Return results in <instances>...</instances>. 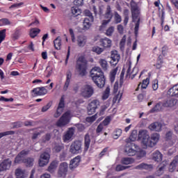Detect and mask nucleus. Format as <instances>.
Masks as SVG:
<instances>
[{
  "label": "nucleus",
  "instance_id": "obj_46",
  "mask_svg": "<svg viewBox=\"0 0 178 178\" xmlns=\"http://www.w3.org/2000/svg\"><path fill=\"white\" fill-rule=\"evenodd\" d=\"M148 84H149V79L147 78L146 79L143 81L142 83H140L138 85V87L141 86V88L145 89L147 87H148Z\"/></svg>",
  "mask_w": 178,
  "mask_h": 178
},
{
  "label": "nucleus",
  "instance_id": "obj_25",
  "mask_svg": "<svg viewBox=\"0 0 178 178\" xmlns=\"http://www.w3.org/2000/svg\"><path fill=\"white\" fill-rule=\"evenodd\" d=\"M138 134L137 130H133L129 138L125 140L127 144H134L133 142L137 140Z\"/></svg>",
  "mask_w": 178,
  "mask_h": 178
},
{
  "label": "nucleus",
  "instance_id": "obj_53",
  "mask_svg": "<svg viewBox=\"0 0 178 178\" xmlns=\"http://www.w3.org/2000/svg\"><path fill=\"white\" fill-rule=\"evenodd\" d=\"M12 134H15V132L13 131H8L6 132H1V133H0V138H2V137H5V136H10Z\"/></svg>",
  "mask_w": 178,
  "mask_h": 178
},
{
  "label": "nucleus",
  "instance_id": "obj_5",
  "mask_svg": "<svg viewBox=\"0 0 178 178\" xmlns=\"http://www.w3.org/2000/svg\"><path fill=\"white\" fill-rule=\"evenodd\" d=\"M76 70L79 76H86V74L87 73L86 61V58L83 56L79 57L77 60Z\"/></svg>",
  "mask_w": 178,
  "mask_h": 178
},
{
  "label": "nucleus",
  "instance_id": "obj_38",
  "mask_svg": "<svg viewBox=\"0 0 178 178\" xmlns=\"http://www.w3.org/2000/svg\"><path fill=\"white\" fill-rule=\"evenodd\" d=\"M110 94H111V88H109V87H107L102 94V99H103V101L108 99V98H109Z\"/></svg>",
  "mask_w": 178,
  "mask_h": 178
},
{
  "label": "nucleus",
  "instance_id": "obj_47",
  "mask_svg": "<svg viewBox=\"0 0 178 178\" xmlns=\"http://www.w3.org/2000/svg\"><path fill=\"white\" fill-rule=\"evenodd\" d=\"M9 24H10V21L7 18L0 19V27H2V26H9Z\"/></svg>",
  "mask_w": 178,
  "mask_h": 178
},
{
  "label": "nucleus",
  "instance_id": "obj_32",
  "mask_svg": "<svg viewBox=\"0 0 178 178\" xmlns=\"http://www.w3.org/2000/svg\"><path fill=\"white\" fill-rule=\"evenodd\" d=\"M58 163H59L58 162V161H52L48 168V172H50V173H54V172L56 170V168H58Z\"/></svg>",
  "mask_w": 178,
  "mask_h": 178
},
{
  "label": "nucleus",
  "instance_id": "obj_49",
  "mask_svg": "<svg viewBox=\"0 0 178 178\" xmlns=\"http://www.w3.org/2000/svg\"><path fill=\"white\" fill-rule=\"evenodd\" d=\"M92 51L93 52H95L96 54H97V55H99V54H102V52H104V49H102L98 46H95L92 48Z\"/></svg>",
  "mask_w": 178,
  "mask_h": 178
},
{
  "label": "nucleus",
  "instance_id": "obj_7",
  "mask_svg": "<svg viewBox=\"0 0 178 178\" xmlns=\"http://www.w3.org/2000/svg\"><path fill=\"white\" fill-rule=\"evenodd\" d=\"M70 119H72V113L70 111H66L56 122L57 127H65L66 124L70 123Z\"/></svg>",
  "mask_w": 178,
  "mask_h": 178
},
{
  "label": "nucleus",
  "instance_id": "obj_57",
  "mask_svg": "<svg viewBox=\"0 0 178 178\" xmlns=\"http://www.w3.org/2000/svg\"><path fill=\"white\" fill-rule=\"evenodd\" d=\"M102 130H104V125L102 123H100L96 129L97 134H99V133H101Z\"/></svg>",
  "mask_w": 178,
  "mask_h": 178
},
{
  "label": "nucleus",
  "instance_id": "obj_50",
  "mask_svg": "<svg viewBox=\"0 0 178 178\" xmlns=\"http://www.w3.org/2000/svg\"><path fill=\"white\" fill-rule=\"evenodd\" d=\"M114 19L117 24L122 22V17L120 15H119V13H118V12L114 13Z\"/></svg>",
  "mask_w": 178,
  "mask_h": 178
},
{
  "label": "nucleus",
  "instance_id": "obj_22",
  "mask_svg": "<svg viewBox=\"0 0 178 178\" xmlns=\"http://www.w3.org/2000/svg\"><path fill=\"white\" fill-rule=\"evenodd\" d=\"M81 161V158L80 157V156H77L74 159H72L70 163V169L71 170L76 169V168H77V166L80 165Z\"/></svg>",
  "mask_w": 178,
  "mask_h": 178
},
{
  "label": "nucleus",
  "instance_id": "obj_31",
  "mask_svg": "<svg viewBox=\"0 0 178 178\" xmlns=\"http://www.w3.org/2000/svg\"><path fill=\"white\" fill-rule=\"evenodd\" d=\"M158 168L159 170H157V176H161V175H163V172L166 169V162L163 161L159 165Z\"/></svg>",
  "mask_w": 178,
  "mask_h": 178
},
{
  "label": "nucleus",
  "instance_id": "obj_41",
  "mask_svg": "<svg viewBox=\"0 0 178 178\" xmlns=\"http://www.w3.org/2000/svg\"><path fill=\"white\" fill-rule=\"evenodd\" d=\"M24 163L28 168H31L34 165V159L30 157L25 159Z\"/></svg>",
  "mask_w": 178,
  "mask_h": 178
},
{
  "label": "nucleus",
  "instance_id": "obj_42",
  "mask_svg": "<svg viewBox=\"0 0 178 178\" xmlns=\"http://www.w3.org/2000/svg\"><path fill=\"white\" fill-rule=\"evenodd\" d=\"M122 131L121 129H116L113 131V138L115 140H118V138H119V137H120V136H122Z\"/></svg>",
  "mask_w": 178,
  "mask_h": 178
},
{
  "label": "nucleus",
  "instance_id": "obj_11",
  "mask_svg": "<svg viewBox=\"0 0 178 178\" xmlns=\"http://www.w3.org/2000/svg\"><path fill=\"white\" fill-rule=\"evenodd\" d=\"M67 172H69V164H67L66 162L61 163L58 170V177H66Z\"/></svg>",
  "mask_w": 178,
  "mask_h": 178
},
{
  "label": "nucleus",
  "instance_id": "obj_18",
  "mask_svg": "<svg viewBox=\"0 0 178 178\" xmlns=\"http://www.w3.org/2000/svg\"><path fill=\"white\" fill-rule=\"evenodd\" d=\"M73 136H74V128H69L63 136L64 143H69V141H72V140H73Z\"/></svg>",
  "mask_w": 178,
  "mask_h": 178
},
{
  "label": "nucleus",
  "instance_id": "obj_23",
  "mask_svg": "<svg viewBox=\"0 0 178 178\" xmlns=\"http://www.w3.org/2000/svg\"><path fill=\"white\" fill-rule=\"evenodd\" d=\"M76 42L78 47L83 48V47H85L86 44H87V37L84 35L77 36Z\"/></svg>",
  "mask_w": 178,
  "mask_h": 178
},
{
  "label": "nucleus",
  "instance_id": "obj_13",
  "mask_svg": "<svg viewBox=\"0 0 178 178\" xmlns=\"http://www.w3.org/2000/svg\"><path fill=\"white\" fill-rule=\"evenodd\" d=\"M65 111V97H62L60 99L58 108L54 114V118H58Z\"/></svg>",
  "mask_w": 178,
  "mask_h": 178
},
{
  "label": "nucleus",
  "instance_id": "obj_17",
  "mask_svg": "<svg viewBox=\"0 0 178 178\" xmlns=\"http://www.w3.org/2000/svg\"><path fill=\"white\" fill-rule=\"evenodd\" d=\"M28 154H29V150H22L15 157L14 163H24V161H26V159H24V157L26 156V155H28Z\"/></svg>",
  "mask_w": 178,
  "mask_h": 178
},
{
  "label": "nucleus",
  "instance_id": "obj_15",
  "mask_svg": "<svg viewBox=\"0 0 178 178\" xmlns=\"http://www.w3.org/2000/svg\"><path fill=\"white\" fill-rule=\"evenodd\" d=\"M51 158V156L47 152H44L42 154H40V159H39V166L44 167L46 166V165H48L49 163V159Z\"/></svg>",
  "mask_w": 178,
  "mask_h": 178
},
{
  "label": "nucleus",
  "instance_id": "obj_6",
  "mask_svg": "<svg viewBox=\"0 0 178 178\" xmlns=\"http://www.w3.org/2000/svg\"><path fill=\"white\" fill-rule=\"evenodd\" d=\"M102 16L105 19L102 21V25L100 26V30H104L105 27H106V25L111 23L112 17H113V13H112V8H111V6H107L105 14L102 15Z\"/></svg>",
  "mask_w": 178,
  "mask_h": 178
},
{
  "label": "nucleus",
  "instance_id": "obj_52",
  "mask_svg": "<svg viewBox=\"0 0 178 178\" xmlns=\"http://www.w3.org/2000/svg\"><path fill=\"white\" fill-rule=\"evenodd\" d=\"M129 166H124L122 165H118L115 168V170L117 172H121V170H126V169H129Z\"/></svg>",
  "mask_w": 178,
  "mask_h": 178
},
{
  "label": "nucleus",
  "instance_id": "obj_45",
  "mask_svg": "<svg viewBox=\"0 0 178 178\" xmlns=\"http://www.w3.org/2000/svg\"><path fill=\"white\" fill-rule=\"evenodd\" d=\"M5 38H6V29H3L0 31V44L5 41Z\"/></svg>",
  "mask_w": 178,
  "mask_h": 178
},
{
  "label": "nucleus",
  "instance_id": "obj_16",
  "mask_svg": "<svg viewBox=\"0 0 178 178\" xmlns=\"http://www.w3.org/2000/svg\"><path fill=\"white\" fill-rule=\"evenodd\" d=\"M99 107V102L97 99L92 101L88 106V115H93L95 113V111Z\"/></svg>",
  "mask_w": 178,
  "mask_h": 178
},
{
  "label": "nucleus",
  "instance_id": "obj_3",
  "mask_svg": "<svg viewBox=\"0 0 178 178\" xmlns=\"http://www.w3.org/2000/svg\"><path fill=\"white\" fill-rule=\"evenodd\" d=\"M123 76H124V72L123 71L121 72L120 85L118 82H115L113 86V92L115 94L113 99V104H120L122 101V97L124 93V88H123Z\"/></svg>",
  "mask_w": 178,
  "mask_h": 178
},
{
  "label": "nucleus",
  "instance_id": "obj_58",
  "mask_svg": "<svg viewBox=\"0 0 178 178\" xmlns=\"http://www.w3.org/2000/svg\"><path fill=\"white\" fill-rule=\"evenodd\" d=\"M0 101H4L5 102H13V98L8 99V98H5V97L3 96H1L0 97Z\"/></svg>",
  "mask_w": 178,
  "mask_h": 178
},
{
  "label": "nucleus",
  "instance_id": "obj_29",
  "mask_svg": "<svg viewBox=\"0 0 178 178\" xmlns=\"http://www.w3.org/2000/svg\"><path fill=\"white\" fill-rule=\"evenodd\" d=\"M168 94L171 97H176V98H178V84L175 85L172 88L169 89Z\"/></svg>",
  "mask_w": 178,
  "mask_h": 178
},
{
  "label": "nucleus",
  "instance_id": "obj_9",
  "mask_svg": "<svg viewBox=\"0 0 178 178\" xmlns=\"http://www.w3.org/2000/svg\"><path fill=\"white\" fill-rule=\"evenodd\" d=\"M94 94V88L90 85H85L81 89V95L83 98H91Z\"/></svg>",
  "mask_w": 178,
  "mask_h": 178
},
{
  "label": "nucleus",
  "instance_id": "obj_19",
  "mask_svg": "<svg viewBox=\"0 0 178 178\" xmlns=\"http://www.w3.org/2000/svg\"><path fill=\"white\" fill-rule=\"evenodd\" d=\"M31 92L33 97H38L41 95H45L48 93V90L45 88V87H38L34 88Z\"/></svg>",
  "mask_w": 178,
  "mask_h": 178
},
{
  "label": "nucleus",
  "instance_id": "obj_56",
  "mask_svg": "<svg viewBox=\"0 0 178 178\" xmlns=\"http://www.w3.org/2000/svg\"><path fill=\"white\" fill-rule=\"evenodd\" d=\"M83 3H84V0H74V4H75L76 6H83Z\"/></svg>",
  "mask_w": 178,
  "mask_h": 178
},
{
  "label": "nucleus",
  "instance_id": "obj_33",
  "mask_svg": "<svg viewBox=\"0 0 178 178\" xmlns=\"http://www.w3.org/2000/svg\"><path fill=\"white\" fill-rule=\"evenodd\" d=\"M40 31L41 30H40V29L38 28L31 29L29 32V35L31 38H35V37H37V35L40 34Z\"/></svg>",
  "mask_w": 178,
  "mask_h": 178
},
{
  "label": "nucleus",
  "instance_id": "obj_34",
  "mask_svg": "<svg viewBox=\"0 0 178 178\" xmlns=\"http://www.w3.org/2000/svg\"><path fill=\"white\" fill-rule=\"evenodd\" d=\"M156 8H158L159 13H161V26L163 24V20H165V17H163V15H165V13L163 12V6L156 2Z\"/></svg>",
  "mask_w": 178,
  "mask_h": 178
},
{
  "label": "nucleus",
  "instance_id": "obj_39",
  "mask_svg": "<svg viewBox=\"0 0 178 178\" xmlns=\"http://www.w3.org/2000/svg\"><path fill=\"white\" fill-rule=\"evenodd\" d=\"M90 143H91V139H90V136L86 134L85 136V150L88 151V148H90Z\"/></svg>",
  "mask_w": 178,
  "mask_h": 178
},
{
  "label": "nucleus",
  "instance_id": "obj_37",
  "mask_svg": "<svg viewBox=\"0 0 178 178\" xmlns=\"http://www.w3.org/2000/svg\"><path fill=\"white\" fill-rule=\"evenodd\" d=\"M92 9L95 15H98L99 13L101 19H102V15L104 13V6H101L99 7V12L98 10H97V7H95V6H92Z\"/></svg>",
  "mask_w": 178,
  "mask_h": 178
},
{
  "label": "nucleus",
  "instance_id": "obj_35",
  "mask_svg": "<svg viewBox=\"0 0 178 178\" xmlns=\"http://www.w3.org/2000/svg\"><path fill=\"white\" fill-rule=\"evenodd\" d=\"M54 48H56V49H60V47H62V38H60V37H58L56 39L54 40Z\"/></svg>",
  "mask_w": 178,
  "mask_h": 178
},
{
  "label": "nucleus",
  "instance_id": "obj_27",
  "mask_svg": "<svg viewBox=\"0 0 178 178\" xmlns=\"http://www.w3.org/2000/svg\"><path fill=\"white\" fill-rule=\"evenodd\" d=\"M100 42L104 48H111L112 47V40L108 38L101 39Z\"/></svg>",
  "mask_w": 178,
  "mask_h": 178
},
{
  "label": "nucleus",
  "instance_id": "obj_64",
  "mask_svg": "<svg viewBox=\"0 0 178 178\" xmlns=\"http://www.w3.org/2000/svg\"><path fill=\"white\" fill-rule=\"evenodd\" d=\"M172 138V132L168 131L166 134H165V139L168 140H171Z\"/></svg>",
  "mask_w": 178,
  "mask_h": 178
},
{
  "label": "nucleus",
  "instance_id": "obj_8",
  "mask_svg": "<svg viewBox=\"0 0 178 178\" xmlns=\"http://www.w3.org/2000/svg\"><path fill=\"white\" fill-rule=\"evenodd\" d=\"M177 104V99L175 98H170L163 102H159L156 104L157 111H161L163 108H173Z\"/></svg>",
  "mask_w": 178,
  "mask_h": 178
},
{
  "label": "nucleus",
  "instance_id": "obj_20",
  "mask_svg": "<svg viewBox=\"0 0 178 178\" xmlns=\"http://www.w3.org/2000/svg\"><path fill=\"white\" fill-rule=\"evenodd\" d=\"M111 64L113 66H116L118 63H119V60H120V54L116 50H113L111 51Z\"/></svg>",
  "mask_w": 178,
  "mask_h": 178
},
{
  "label": "nucleus",
  "instance_id": "obj_43",
  "mask_svg": "<svg viewBox=\"0 0 178 178\" xmlns=\"http://www.w3.org/2000/svg\"><path fill=\"white\" fill-rule=\"evenodd\" d=\"M112 119H113V115H108L104 120V121L101 124L103 126H108V124H109V123H111V122L112 121Z\"/></svg>",
  "mask_w": 178,
  "mask_h": 178
},
{
  "label": "nucleus",
  "instance_id": "obj_55",
  "mask_svg": "<svg viewBox=\"0 0 178 178\" xmlns=\"http://www.w3.org/2000/svg\"><path fill=\"white\" fill-rule=\"evenodd\" d=\"M69 31L71 35V40L72 42H76V38L74 37V32L73 31V29H70Z\"/></svg>",
  "mask_w": 178,
  "mask_h": 178
},
{
  "label": "nucleus",
  "instance_id": "obj_48",
  "mask_svg": "<svg viewBox=\"0 0 178 178\" xmlns=\"http://www.w3.org/2000/svg\"><path fill=\"white\" fill-rule=\"evenodd\" d=\"M99 63L104 70H108V62L105 59L100 60Z\"/></svg>",
  "mask_w": 178,
  "mask_h": 178
},
{
  "label": "nucleus",
  "instance_id": "obj_54",
  "mask_svg": "<svg viewBox=\"0 0 178 178\" xmlns=\"http://www.w3.org/2000/svg\"><path fill=\"white\" fill-rule=\"evenodd\" d=\"M96 119H97V114L91 117H88L86 118V122H88L89 123H92V122H95Z\"/></svg>",
  "mask_w": 178,
  "mask_h": 178
},
{
  "label": "nucleus",
  "instance_id": "obj_2",
  "mask_svg": "<svg viewBox=\"0 0 178 178\" xmlns=\"http://www.w3.org/2000/svg\"><path fill=\"white\" fill-rule=\"evenodd\" d=\"M90 76L95 84L102 88L105 86V75L99 67H95L90 71Z\"/></svg>",
  "mask_w": 178,
  "mask_h": 178
},
{
  "label": "nucleus",
  "instance_id": "obj_21",
  "mask_svg": "<svg viewBox=\"0 0 178 178\" xmlns=\"http://www.w3.org/2000/svg\"><path fill=\"white\" fill-rule=\"evenodd\" d=\"M10 166H12V161H10V159H9L4 160L0 164V172H3L5 170H9V169H10Z\"/></svg>",
  "mask_w": 178,
  "mask_h": 178
},
{
  "label": "nucleus",
  "instance_id": "obj_44",
  "mask_svg": "<svg viewBox=\"0 0 178 178\" xmlns=\"http://www.w3.org/2000/svg\"><path fill=\"white\" fill-rule=\"evenodd\" d=\"M117 73H118V68H115L111 70L110 73V80L111 83H113V81H115V77H116Z\"/></svg>",
  "mask_w": 178,
  "mask_h": 178
},
{
  "label": "nucleus",
  "instance_id": "obj_60",
  "mask_svg": "<svg viewBox=\"0 0 178 178\" xmlns=\"http://www.w3.org/2000/svg\"><path fill=\"white\" fill-rule=\"evenodd\" d=\"M50 108H51V103H49L46 106L42 107V112H47L48 109H49Z\"/></svg>",
  "mask_w": 178,
  "mask_h": 178
},
{
  "label": "nucleus",
  "instance_id": "obj_62",
  "mask_svg": "<svg viewBox=\"0 0 178 178\" xmlns=\"http://www.w3.org/2000/svg\"><path fill=\"white\" fill-rule=\"evenodd\" d=\"M157 162H161L162 161L163 155L159 152H156Z\"/></svg>",
  "mask_w": 178,
  "mask_h": 178
},
{
  "label": "nucleus",
  "instance_id": "obj_12",
  "mask_svg": "<svg viewBox=\"0 0 178 178\" xmlns=\"http://www.w3.org/2000/svg\"><path fill=\"white\" fill-rule=\"evenodd\" d=\"M71 154H80L81 152V142L76 140L73 142L70 147Z\"/></svg>",
  "mask_w": 178,
  "mask_h": 178
},
{
  "label": "nucleus",
  "instance_id": "obj_36",
  "mask_svg": "<svg viewBox=\"0 0 178 178\" xmlns=\"http://www.w3.org/2000/svg\"><path fill=\"white\" fill-rule=\"evenodd\" d=\"M121 163L122 165H131V163H134V159L130 157L122 158L121 160Z\"/></svg>",
  "mask_w": 178,
  "mask_h": 178
},
{
  "label": "nucleus",
  "instance_id": "obj_40",
  "mask_svg": "<svg viewBox=\"0 0 178 178\" xmlns=\"http://www.w3.org/2000/svg\"><path fill=\"white\" fill-rule=\"evenodd\" d=\"M72 13L75 17H76V16L81 15V10L79 8V7H72Z\"/></svg>",
  "mask_w": 178,
  "mask_h": 178
},
{
  "label": "nucleus",
  "instance_id": "obj_59",
  "mask_svg": "<svg viewBox=\"0 0 178 178\" xmlns=\"http://www.w3.org/2000/svg\"><path fill=\"white\" fill-rule=\"evenodd\" d=\"M149 130H151V131H155V130H156V123H152L149 126Z\"/></svg>",
  "mask_w": 178,
  "mask_h": 178
},
{
  "label": "nucleus",
  "instance_id": "obj_24",
  "mask_svg": "<svg viewBox=\"0 0 178 178\" xmlns=\"http://www.w3.org/2000/svg\"><path fill=\"white\" fill-rule=\"evenodd\" d=\"M15 176L17 178H26L29 176V173L24 169L17 168L15 170Z\"/></svg>",
  "mask_w": 178,
  "mask_h": 178
},
{
  "label": "nucleus",
  "instance_id": "obj_30",
  "mask_svg": "<svg viewBox=\"0 0 178 178\" xmlns=\"http://www.w3.org/2000/svg\"><path fill=\"white\" fill-rule=\"evenodd\" d=\"M154 168V165L151 164H146V163H140V165H137L136 167V169H139L140 170H143V169H145V170H151Z\"/></svg>",
  "mask_w": 178,
  "mask_h": 178
},
{
  "label": "nucleus",
  "instance_id": "obj_51",
  "mask_svg": "<svg viewBox=\"0 0 178 178\" xmlns=\"http://www.w3.org/2000/svg\"><path fill=\"white\" fill-rule=\"evenodd\" d=\"M115 31V27L110 26L108 28V29L106 31V35L108 37H111L113 34V32Z\"/></svg>",
  "mask_w": 178,
  "mask_h": 178
},
{
  "label": "nucleus",
  "instance_id": "obj_28",
  "mask_svg": "<svg viewBox=\"0 0 178 178\" xmlns=\"http://www.w3.org/2000/svg\"><path fill=\"white\" fill-rule=\"evenodd\" d=\"M71 79H72V72L68 71L67 72L66 81H65L64 86L63 88V91H67V88H69V86L70 84Z\"/></svg>",
  "mask_w": 178,
  "mask_h": 178
},
{
  "label": "nucleus",
  "instance_id": "obj_10",
  "mask_svg": "<svg viewBox=\"0 0 178 178\" xmlns=\"http://www.w3.org/2000/svg\"><path fill=\"white\" fill-rule=\"evenodd\" d=\"M86 13L88 15V17L84 19L83 22V30H90L92 23H94V17L88 10H86Z\"/></svg>",
  "mask_w": 178,
  "mask_h": 178
},
{
  "label": "nucleus",
  "instance_id": "obj_1",
  "mask_svg": "<svg viewBox=\"0 0 178 178\" xmlns=\"http://www.w3.org/2000/svg\"><path fill=\"white\" fill-rule=\"evenodd\" d=\"M138 138L142 140V143L145 147H155V144H156V134H152L149 138V134L145 129L138 131Z\"/></svg>",
  "mask_w": 178,
  "mask_h": 178
},
{
  "label": "nucleus",
  "instance_id": "obj_63",
  "mask_svg": "<svg viewBox=\"0 0 178 178\" xmlns=\"http://www.w3.org/2000/svg\"><path fill=\"white\" fill-rule=\"evenodd\" d=\"M174 129L176 131V133L178 134V120H177L175 122H174Z\"/></svg>",
  "mask_w": 178,
  "mask_h": 178
},
{
  "label": "nucleus",
  "instance_id": "obj_14",
  "mask_svg": "<svg viewBox=\"0 0 178 178\" xmlns=\"http://www.w3.org/2000/svg\"><path fill=\"white\" fill-rule=\"evenodd\" d=\"M136 149H137V145L136 144L127 143V146L125 147V152L127 155H129V156H134V155L137 154V150Z\"/></svg>",
  "mask_w": 178,
  "mask_h": 178
},
{
  "label": "nucleus",
  "instance_id": "obj_26",
  "mask_svg": "<svg viewBox=\"0 0 178 178\" xmlns=\"http://www.w3.org/2000/svg\"><path fill=\"white\" fill-rule=\"evenodd\" d=\"M138 72V70L137 68H134L131 71V66L129 65L127 71V76L131 77V79H133L134 77H136V76H137Z\"/></svg>",
  "mask_w": 178,
  "mask_h": 178
},
{
  "label": "nucleus",
  "instance_id": "obj_4",
  "mask_svg": "<svg viewBox=\"0 0 178 178\" xmlns=\"http://www.w3.org/2000/svg\"><path fill=\"white\" fill-rule=\"evenodd\" d=\"M131 8L133 22L136 23L134 29L135 35H138L140 29V8L137 6V3L133 1H131Z\"/></svg>",
  "mask_w": 178,
  "mask_h": 178
},
{
  "label": "nucleus",
  "instance_id": "obj_61",
  "mask_svg": "<svg viewBox=\"0 0 178 178\" xmlns=\"http://www.w3.org/2000/svg\"><path fill=\"white\" fill-rule=\"evenodd\" d=\"M162 59H163V57L161 55L159 56L158 57L159 63L157 64V69H159V67H161V65H162Z\"/></svg>",
  "mask_w": 178,
  "mask_h": 178
}]
</instances>
